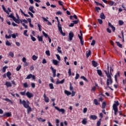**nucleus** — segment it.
Instances as JSON below:
<instances>
[{"mask_svg":"<svg viewBox=\"0 0 126 126\" xmlns=\"http://www.w3.org/2000/svg\"><path fill=\"white\" fill-rule=\"evenodd\" d=\"M37 26L38 27L39 31H42V29L41 28V26L40 24H37Z\"/></svg>","mask_w":126,"mask_h":126,"instance_id":"864d4df0","label":"nucleus"},{"mask_svg":"<svg viewBox=\"0 0 126 126\" xmlns=\"http://www.w3.org/2000/svg\"><path fill=\"white\" fill-rule=\"evenodd\" d=\"M26 96L28 97V98H29L30 99L32 98L33 97V94L30 93L29 92H27L26 93Z\"/></svg>","mask_w":126,"mask_h":126,"instance_id":"6e6552de","label":"nucleus"},{"mask_svg":"<svg viewBox=\"0 0 126 126\" xmlns=\"http://www.w3.org/2000/svg\"><path fill=\"white\" fill-rule=\"evenodd\" d=\"M14 21H15V22H16V23H17L18 24H19V23H20V20L17 19L16 18H15V19L13 20Z\"/></svg>","mask_w":126,"mask_h":126,"instance_id":"a878e982","label":"nucleus"},{"mask_svg":"<svg viewBox=\"0 0 126 126\" xmlns=\"http://www.w3.org/2000/svg\"><path fill=\"white\" fill-rule=\"evenodd\" d=\"M30 70H34V66L32 65V66H30Z\"/></svg>","mask_w":126,"mask_h":126,"instance_id":"69168bd1","label":"nucleus"},{"mask_svg":"<svg viewBox=\"0 0 126 126\" xmlns=\"http://www.w3.org/2000/svg\"><path fill=\"white\" fill-rule=\"evenodd\" d=\"M90 119H91L92 120H97V116L95 115H91L90 116Z\"/></svg>","mask_w":126,"mask_h":126,"instance_id":"4468645a","label":"nucleus"},{"mask_svg":"<svg viewBox=\"0 0 126 126\" xmlns=\"http://www.w3.org/2000/svg\"><path fill=\"white\" fill-rule=\"evenodd\" d=\"M47 56H48V57H50L51 56V54L50 53V51L47 50L45 52Z\"/></svg>","mask_w":126,"mask_h":126,"instance_id":"e433bc0d","label":"nucleus"},{"mask_svg":"<svg viewBox=\"0 0 126 126\" xmlns=\"http://www.w3.org/2000/svg\"><path fill=\"white\" fill-rule=\"evenodd\" d=\"M92 64L94 67H96L97 65H98V63H97L96 62L94 61H92Z\"/></svg>","mask_w":126,"mask_h":126,"instance_id":"6ab92c4d","label":"nucleus"},{"mask_svg":"<svg viewBox=\"0 0 126 126\" xmlns=\"http://www.w3.org/2000/svg\"><path fill=\"white\" fill-rule=\"evenodd\" d=\"M38 121L39 122H42V123H44V122H46V120L45 119H42V118H38Z\"/></svg>","mask_w":126,"mask_h":126,"instance_id":"bb28decb","label":"nucleus"},{"mask_svg":"<svg viewBox=\"0 0 126 126\" xmlns=\"http://www.w3.org/2000/svg\"><path fill=\"white\" fill-rule=\"evenodd\" d=\"M6 46H10V45H11V44H10V42H9V41H6Z\"/></svg>","mask_w":126,"mask_h":126,"instance_id":"0e129e2a","label":"nucleus"},{"mask_svg":"<svg viewBox=\"0 0 126 126\" xmlns=\"http://www.w3.org/2000/svg\"><path fill=\"white\" fill-rule=\"evenodd\" d=\"M100 17L101 19H105L106 18V16H105L104 13H101L100 14Z\"/></svg>","mask_w":126,"mask_h":126,"instance_id":"f3484780","label":"nucleus"},{"mask_svg":"<svg viewBox=\"0 0 126 126\" xmlns=\"http://www.w3.org/2000/svg\"><path fill=\"white\" fill-rule=\"evenodd\" d=\"M6 68H7V66H4V67L2 68V72H5V70H6Z\"/></svg>","mask_w":126,"mask_h":126,"instance_id":"09e8293b","label":"nucleus"},{"mask_svg":"<svg viewBox=\"0 0 126 126\" xmlns=\"http://www.w3.org/2000/svg\"><path fill=\"white\" fill-rule=\"evenodd\" d=\"M5 37L6 39H10L11 38V35H7V34H5Z\"/></svg>","mask_w":126,"mask_h":126,"instance_id":"a19ab883","label":"nucleus"},{"mask_svg":"<svg viewBox=\"0 0 126 126\" xmlns=\"http://www.w3.org/2000/svg\"><path fill=\"white\" fill-rule=\"evenodd\" d=\"M64 93L67 96H69V95H71V93L70 92H68V91L65 90Z\"/></svg>","mask_w":126,"mask_h":126,"instance_id":"aec40b11","label":"nucleus"},{"mask_svg":"<svg viewBox=\"0 0 126 126\" xmlns=\"http://www.w3.org/2000/svg\"><path fill=\"white\" fill-rule=\"evenodd\" d=\"M11 76V73L10 72L8 71L7 72V76L9 79H11V77H10Z\"/></svg>","mask_w":126,"mask_h":126,"instance_id":"4be33fe9","label":"nucleus"},{"mask_svg":"<svg viewBox=\"0 0 126 126\" xmlns=\"http://www.w3.org/2000/svg\"><path fill=\"white\" fill-rule=\"evenodd\" d=\"M97 72L99 76H103V74L102 73V71H101V70H97Z\"/></svg>","mask_w":126,"mask_h":126,"instance_id":"412c9836","label":"nucleus"},{"mask_svg":"<svg viewBox=\"0 0 126 126\" xmlns=\"http://www.w3.org/2000/svg\"><path fill=\"white\" fill-rule=\"evenodd\" d=\"M70 91H73V87H72V85H71V83H70Z\"/></svg>","mask_w":126,"mask_h":126,"instance_id":"37998d69","label":"nucleus"},{"mask_svg":"<svg viewBox=\"0 0 126 126\" xmlns=\"http://www.w3.org/2000/svg\"><path fill=\"white\" fill-rule=\"evenodd\" d=\"M95 2L96 5H100V6H102V7H105L103 5V4H102V3H99V2H97V1H95Z\"/></svg>","mask_w":126,"mask_h":126,"instance_id":"f704fd0d","label":"nucleus"},{"mask_svg":"<svg viewBox=\"0 0 126 126\" xmlns=\"http://www.w3.org/2000/svg\"><path fill=\"white\" fill-rule=\"evenodd\" d=\"M31 86H32V88H35L36 85H35V83H32Z\"/></svg>","mask_w":126,"mask_h":126,"instance_id":"6e6d98bb","label":"nucleus"},{"mask_svg":"<svg viewBox=\"0 0 126 126\" xmlns=\"http://www.w3.org/2000/svg\"><path fill=\"white\" fill-rule=\"evenodd\" d=\"M5 85H6V87H12V85L10 82L7 81L6 82Z\"/></svg>","mask_w":126,"mask_h":126,"instance_id":"f8f14e48","label":"nucleus"},{"mask_svg":"<svg viewBox=\"0 0 126 126\" xmlns=\"http://www.w3.org/2000/svg\"><path fill=\"white\" fill-rule=\"evenodd\" d=\"M38 59V57L37 56H35V55H33L32 57V59L33 61H36Z\"/></svg>","mask_w":126,"mask_h":126,"instance_id":"2f4dec72","label":"nucleus"},{"mask_svg":"<svg viewBox=\"0 0 126 126\" xmlns=\"http://www.w3.org/2000/svg\"><path fill=\"white\" fill-rule=\"evenodd\" d=\"M90 55H91V51L89 50V52L87 51L86 52L87 59H88V58H89V56H90Z\"/></svg>","mask_w":126,"mask_h":126,"instance_id":"dca6fc26","label":"nucleus"},{"mask_svg":"<svg viewBox=\"0 0 126 126\" xmlns=\"http://www.w3.org/2000/svg\"><path fill=\"white\" fill-rule=\"evenodd\" d=\"M106 102H104L102 103V109H105V108H106Z\"/></svg>","mask_w":126,"mask_h":126,"instance_id":"7c9ffc66","label":"nucleus"},{"mask_svg":"<svg viewBox=\"0 0 126 126\" xmlns=\"http://www.w3.org/2000/svg\"><path fill=\"white\" fill-rule=\"evenodd\" d=\"M64 82V79L61 80V81H59V79H57L56 82V84H63Z\"/></svg>","mask_w":126,"mask_h":126,"instance_id":"ddd939ff","label":"nucleus"},{"mask_svg":"<svg viewBox=\"0 0 126 126\" xmlns=\"http://www.w3.org/2000/svg\"><path fill=\"white\" fill-rule=\"evenodd\" d=\"M95 10L96 11H97V12H99V10H101V8L99 7H95Z\"/></svg>","mask_w":126,"mask_h":126,"instance_id":"bf43d9fd","label":"nucleus"},{"mask_svg":"<svg viewBox=\"0 0 126 126\" xmlns=\"http://www.w3.org/2000/svg\"><path fill=\"white\" fill-rule=\"evenodd\" d=\"M80 75L79 74H76V77H75V79L77 80L79 78Z\"/></svg>","mask_w":126,"mask_h":126,"instance_id":"13d9d810","label":"nucleus"},{"mask_svg":"<svg viewBox=\"0 0 126 126\" xmlns=\"http://www.w3.org/2000/svg\"><path fill=\"white\" fill-rule=\"evenodd\" d=\"M87 112V108H85L83 109V113L85 114Z\"/></svg>","mask_w":126,"mask_h":126,"instance_id":"338daca9","label":"nucleus"},{"mask_svg":"<svg viewBox=\"0 0 126 126\" xmlns=\"http://www.w3.org/2000/svg\"><path fill=\"white\" fill-rule=\"evenodd\" d=\"M54 108L56 110L62 113V114H64L65 113V110L63 108L60 109L58 106H55Z\"/></svg>","mask_w":126,"mask_h":126,"instance_id":"39448f33","label":"nucleus"},{"mask_svg":"<svg viewBox=\"0 0 126 126\" xmlns=\"http://www.w3.org/2000/svg\"><path fill=\"white\" fill-rule=\"evenodd\" d=\"M68 73L69 76H70L71 75V69H70V68L69 69Z\"/></svg>","mask_w":126,"mask_h":126,"instance_id":"052dcab7","label":"nucleus"},{"mask_svg":"<svg viewBox=\"0 0 126 126\" xmlns=\"http://www.w3.org/2000/svg\"><path fill=\"white\" fill-rule=\"evenodd\" d=\"M82 123L83 125H86V124H87V119L86 118L84 119Z\"/></svg>","mask_w":126,"mask_h":126,"instance_id":"393cba45","label":"nucleus"},{"mask_svg":"<svg viewBox=\"0 0 126 126\" xmlns=\"http://www.w3.org/2000/svg\"><path fill=\"white\" fill-rule=\"evenodd\" d=\"M30 78H32L33 80H35V79H36V77L34 75H32V74H30L27 76L26 79H30Z\"/></svg>","mask_w":126,"mask_h":126,"instance_id":"0eeeda50","label":"nucleus"},{"mask_svg":"<svg viewBox=\"0 0 126 126\" xmlns=\"http://www.w3.org/2000/svg\"><path fill=\"white\" fill-rule=\"evenodd\" d=\"M56 19H57L58 23V27L59 29V31L60 32L61 34L63 35V36H65V33L63 32V28H62V25L60 23V21H59V18L58 17H55Z\"/></svg>","mask_w":126,"mask_h":126,"instance_id":"7ed1b4c3","label":"nucleus"},{"mask_svg":"<svg viewBox=\"0 0 126 126\" xmlns=\"http://www.w3.org/2000/svg\"><path fill=\"white\" fill-rule=\"evenodd\" d=\"M9 56H11V58H13V57H14V54L12 52H10L9 53Z\"/></svg>","mask_w":126,"mask_h":126,"instance_id":"49530a36","label":"nucleus"},{"mask_svg":"<svg viewBox=\"0 0 126 126\" xmlns=\"http://www.w3.org/2000/svg\"><path fill=\"white\" fill-rule=\"evenodd\" d=\"M119 24L120 26L123 25H124V21H123L122 20H119Z\"/></svg>","mask_w":126,"mask_h":126,"instance_id":"79ce46f5","label":"nucleus"},{"mask_svg":"<svg viewBox=\"0 0 126 126\" xmlns=\"http://www.w3.org/2000/svg\"><path fill=\"white\" fill-rule=\"evenodd\" d=\"M42 34L45 38H49V35H48V34L46 33L45 32H44V31L42 32Z\"/></svg>","mask_w":126,"mask_h":126,"instance_id":"cd10ccee","label":"nucleus"},{"mask_svg":"<svg viewBox=\"0 0 126 126\" xmlns=\"http://www.w3.org/2000/svg\"><path fill=\"white\" fill-rule=\"evenodd\" d=\"M5 101H7V102H10V103H11L12 104V101H11V100H10L8 98H5L4 99Z\"/></svg>","mask_w":126,"mask_h":126,"instance_id":"680f3d73","label":"nucleus"},{"mask_svg":"<svg viewBox=\"0 0 126 126\" xmlns=\"http://www.w3.org/2000/svg\"><path fill=\"white\" fill-rule=\"evenodd\" d=\"M53 63H54V64L55 65H58V63H59V61H58L57 60H53Z\"/></svg>","mask_w":126,"mask_h":126,"instance_id":"5701e85b","label":"nucleus"},{"mask_svg":"<svg viewBox=\"0 0 126 126\" xmlns=\"http://www.w3.org/2000/svg\"><path fill=\"white\" fill-rule=\"evenodd\" d=\"M4 116H6L7 117H9L11 116V113L9 112L6 113Z\"/></svg>","mask_w":126,"mask_h":126,"instance_id":"c756f323","label":"nucleus"},{"mask_svg":"<svg viewBox=\"0 0 126 126\" xmlns=\"http://www.w3.org/2000/svg\"><path fill=\"white\" fill-rule=\"evenodd\" d=\"M57 51H58V53H60V54H62V50H61V47H58V48L57 49Z\"/></svg>","mask_w":126,"mask_h":126,"instance_id":"5fc2aeb1","label":"nucleus"},{"mask_svg":"<svg viewBox=\"0 0 126 126\" xmlns=\"http://www.w3.org/2000/svg\"><path fill=\"white\" fill-rule=\"evenodd\" d=\"M120 105L119 101H115V103L113 105V109L114 111V114L117 116V113H118V106Z\"/></svg>","mask_w":126,"mask_h":126,"instance_id":"20e7f679","label":"nucleus"},{"mask_svg":"<svg viewBox=\"0 0 126 126\" xmlns=\"http://www.w3.org/2000/svg\"><path fill=\"white\" fill-rule=\"evenodd\" d=\"M115 3V2L113 1H109L108 2V4H109V5H114V4Z\"/></svg>","mask_w":126,"mask_h":126,"instance_id":"72a5a7b5","label":"nucleus"},{"mask_svg":"<svg viewBox=\"0 0 126 126\" xmlns=\"http://www.w3.org/2000/svg\"><path fill=\"white\" fill-rule=\"evenodd\" d=\"M27 32H28V31L27 30H25L24 32V35H25V36H26L27 37H28V35L27 34Z\"/></svg>","mask_w":126,"mask_h":126,"instance_id":"8fccbe9b","label":"nucleus"},{"mask_svg":"<svg viewBox=\"0 0 126 126\" xmlns=\"http://www.w3.org/2000/svg\"><path fill=\"white\" fill-rule=\"evenodd\" d=\"M95 44H96V41H95V40H93L92 43H91V45L92 46H94V45H95Z\"/></svg>","mask_w":126,"mask_h":126,"instance_id":"603ef678","label":"nucleus"},{"mask_svg":"<svg viewBox=\"0 0 126 126\" xmlns=\"http://www.w3.org/2000/svg\"><path fill=\"white\" fill-rule=\"evenodd\" d=\"M9 17H10V18H12L13 20H14V19H15V17H14V16H13V15L11 14L9 16Z\"/></svg>","mask_w":126,"mask_h":126,"instance_id":"3c124183","label":"nucleus"},{"mask_svg":"<svg viewBox=\"0 0 126 126\" xmlns=\"http://www.w3.org/2000/svg\"><path fill=\"white\" fill-rule=\"evenodd\" d=\"M94 103L95 104V105H99V102H98V100H97L96 99H94Z\"/></svg>","mask_w":126,"mask_h":126,"instance_id":"473e14b6","label":"nucleus"},{"mask_svg":"<svg viewBox=\"0 0 126 126\" xmlns=\"http://www.w3.org/2000/svg\"><path fill=\"white\" fill-rule=\"evenodd\" d=\"M98 22L99 24H102L103 23V20L101 19H97Z\"/></svg>","mask_w":126,"mask_h":126,"instance_id":"de8ad7c7","label":"nucleus"},{"mask_svg":"<svg viewBox=\"0 0 126 126\" xmlns=\"http://www.w3.org/2000/svg\"><path fill=\"white\" fill-rule=\"evenodd\" d=\"M31 37L33 42H35V41H36V38L34 37V36H32V35H31Z\"/></svg>","mask_w":126,"mask_h":126,"instance_id":"4c0bfd02","label":"nucleus"},{"mask_svg":"<svg viewBox=\"0 0 126 126\" xmlns=\"http://www.w3.org/2000/svg\"><path fill=\"white\" fill-rule=\"evenodd\" d=\"M79 21V20L73 21L72 22H73L74 24H77Z\"/></svg>","mask_w":126,"mask_h":126,"instance_id":"4d7b16f0","label":"nucleus"},{"mask_svg":"<svg viewBox=\"0 0 126 126\" xmlns=\"http://www.w3.org/2000/svg\"><path fill=\"white\" fill-rule=\"evenodd\" d=\"M49 87L50 88V89H54V85H53V84L51 83L49 84Z\"/></svg>","mask_w":126,"mask_h":126,"instance_id":"a18cd8bd","label":"nucleus"},{"mask_svg":"<svg viewBox=\"0 0 126 126\" xmlns=\"http://www.w3.org/2000/svg\"><path fill=\"white\" fill-rule=\"evenodd\" d=\"M37 38L39 42H43V36H39V35H38Z\"/></svg>","mask_w":126,"mask_h":126,"instance_id":"b1692460","label":"nucleus"},{"mask_svg":"<svg viewBox=\"0 0 126 126\" xmlns=\"http://www.w3.org/2000/svg\"><path fill=\"white\" fill-rule=\"evenodd\" d=\"M120 76V72H118L116 75H115V81L116 82H118V79L117 77H119Z\"/></svg>","mask_w":126,"mask_h":126,"instance_id":"a211bd4d","label":"nucleus"},{"mask_svg":"<svg viewBox=\"0 0 126 126\" xmlns=\"http://www.w3.org/2000/svg\"><path fill=\"white\" fill-rule=\"evenodd\" d=\"M22 25H23V26H24L25 29H28V26L27 25H25V24L22 23Z\"/></svg>","mask_w":126,"mask_h":126,"instance_id":"e2e57ef3","label":"nucleus"},{"mask_svg":"<svg viewBox=\"0 0 126 126\" xmlns=\"http://www.w3.org/2000/svg\"><path fill=\"white\" fill-rule=\"evenodd\" d=\"M101 126V121H97V126Z\"/></svg>","mask_w":126,"mask_h":126,"instance_id":"774afa93","label":"nucleus"},{"mask_svg":"<svg viewBox=\"0 0 126 126\" xmlns=\"http://www.w3.org/2000/svg\"><path fill=\"white\" fill-rule=\"evenodd\" d=\"M44 98L45 102H46V103H49L50 99H49V97L46 96V94H44Z\"/></svg>","mask_w":126,"mask_h":126,"instance_id":"9b49d317","label":"nucleus"},{"mask_svg":"<svg viewBox=\"0 0 126 126\" xmlns=\"http://www.w3.org/2000/svg\"><path fill=\"white\" fill-rule=\"evenodd\" d=\"M73 37H74V34H73V32H70L69 33V39L70 41H72V38H73Z\"/></svg>","mask_w":126,"mask_h":126,"instance_id":"1a4fd4ad","label":"nucleus"},{"mask_svg":"<svg viewBox=\"0 0 126 126\" xmlns=\"http://www.w3.org/2000/svg\"><path fill=\"white\" fill-rule=\"evenodd\" d=\"M23 86H24V87H25V88H28V84L27 83V82L24 83L23 84Z\"/></svg>","mask_w":126,"mask_h":126,"instance_id":"c9c22d12","label":"nucleus"},{"mask_svg":"<svg viewBox=\"0 0 126 126\" xmlns=\"http://www.w3.org/2000/svg\"><path fill=\"white\" fill-rule=\"evenodd\" d=\"M81 79H83V80H85V81H86L87 82H88V80L84 76H82L81 77Z\"/></svg>","mask_w":126,"mask_h":126,"instance_id":"c85d7f7f","label":"nucleus"},{"mask_svg":"<svg viewBox=\"0 0 126 126\" xmlns=\"http://www.w3.org/2000/svg\"><path fill=\"white\" fill-rule=\"evenodd\" d=\"M50 69H51V70H52V72L53 73V77H56V72L57 70L56 69H54V67H53L52 66L50 67Z\"/></svg>","mask_w":126,"mask_h":126,"instance_id":"9d476101","label":"nucleus"},{"mask_svg":"<svg viewBox=\"0 0 126 126\" xmlns=\"http://www.w3.org/2000/svg\"><path fill=\"white\" fill-rule=\"evenodd\" d=\"M20 103L22 104L24 108H26V109H27V113L28 114H29L32 111V109L31 108V107H30V102L28 101H25V100H22L21 99L19 100Z\"/></svg>","mask_w":126,"mask_h":126,"instance_id":"f257e3e1","label":"nucleus"},{"mask_svg":"<svg viewBox=\"0 0 126 126\" xmlns=\"http://www.w3.org/2000/svg\"><path fill=\"white\" fill-rule=\"evenodd\" d=\"M116 43L117 44V45L118 46V47H119L120 48H123V45L121 44L120 42H116Z\"/></svg>","mask_w":126,"mask_h":126,"instance_id":"58836bf2","label":"nucleus"},{"mask_svg":"<svg viewBox=\"0 0 126 126\" xmlns=\"http://www.w3.org/2000/svg\"><path fill=\"white\" fill-rule=\"evenodd\" d=\"M34 9V6H32L29 8V10L31 11L32 13H35V11L33 10Z\"/></svg>","mask_w":126,"mask_h":126,"instance_id":"2eb2a0df","label":"nucleus"},{"mask_svg":"<svg viewBox=\"0 0 126 126\" xmlns=\"http://www.w3.org/2000/svg\"><path fill=\"white\" fill-rule=\"evenodd\" d=\"M106 75V76L107 77V79L106 80V85L107 86L110 88V89H112L111 87H110V85H112L113 84V79H112V73H110L108 72V73L107 72V71H104Z\"/></svg>","mask_w":126,"mask_h":126,"instance_id":"f03ea898","label":"nucleus"},{"mask_svg":"<svg viewBox=\"0 0 126 126\" xmlns=\"http://www.w3.org/2000/svg\"><path fill=\"white\" fill-rule=\"evenodd\" d=\"M21 68V65H19L16 68L17 71H19L20 70Z\"/></svg>","mask_w":126,"mask_h":126,"instance_id":"c03bdc74","label":"nucleus"},{"mask_svg":"<svg viewBox=\"0 0 126 126\" xmlns=\"http://www.w3.org/2000/svg\"><path fill=\"white\" fill-rule=\"evenodd\" d=\"M20 93L22 96H25V95H26V91L21 92Z\"/></svg>","mask_w":126,"mask_h":126,"instance_id":"ea45409f","label":"nucleus"},{"mask_svg":"<svg viewBox=\"0 0 126 126\" xmlns=\"http://www.w3.org/2000/svg\"><path fill=\"white\" fill-rule=\"evenodd\" d=\"M80 32L81 35L78 34V36L80 40V42H81L82 46H83V45L84 44V41L83 40H82L83 34H82V32H81V31H80Z\"/></svg>","mask_w":126,"mask_h":126,"instance_id":"423d86ee","label":"nucleus"}]
</instances>
